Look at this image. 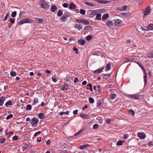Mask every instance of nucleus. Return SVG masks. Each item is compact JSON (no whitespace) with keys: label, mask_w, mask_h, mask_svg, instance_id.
Listing matches in <instances>:
<instances>
[{"label":"nucleus","mask_w":153,"mask_h":153,"mask_svg":"<svg viewBox=\"0 0 153 153\" xmlns=\"http://www.w3.org/2000/svg\"><path fill=\"white\" fill-rule=\"evenodd\" d=\"M40 7L46 10H48L50 7V5L48 3L43 0H41L39 2Z\"/></svg>","instance_id":"1"},{"label":"nucleus","mask_w":153,"mask_h":153,"mask_svg":"<svg viewBox=\"0 0 153 153\" xmlns=\"http://www.w3.org/2000/svg\"><path fill=\"white\" fill-rule=\"evenodd\" d=\"M33 20L30 18H26L21 20L19 22V25H21L25 23H32Z\"/></svg>","instance_id":"2"},{"label":"nucleus","mask_w":153,"mask_h":153,"mask_svg":"<svg viewBox=\"0 0 153 153\" xmlns=\"http://www.w3.org/2000/svg\"><path fill=\"white\" fill-rule=\"evenodd\" d=\"M114 24L117 26H122L125 25L124 23L123 22V21L120 19L115 20Z\"/></svg>","instance_id":"3"},{"label":"nucleus","mask_w":153,"mask_h":153,"mask_svg":"<svg viewBox=\"0 0 153 153\" xmlns=\"http://www.w3.org/2000/svg\"><path fill=\"white\" fill-rule=\"evenodd\" d=\"M70 85L67 83H64L60 88V89L63 91H65L69 89Z\"/></svg>","instance_id":"4"},{"label":"nucleus","mask_w":153,"mask_h":153,"mask_svg":"<svg viewBox=\"0 0 153 153\" xmlns=\"http://www.w3.org/2000/svg\"><path fill=\"white\" fill-rule=\"evenodd\" d=\"M39 120L35 117L33 118L30 121V123L32 125V126L33 127L36 126L35 125L38 122Z\"/></svg>","instance_id":"5"},{"label":"nucleus","mask_w":153,"mask_h":153,"mask_svg":"<svg viewBox=\"0 0 153 153\" xmlns=\"http://www.w3.org/2000/svg\"><path fill=\"white\" fill-rule=\"evenodd\" d=\"M69 16L68 13H65L59 19L60 21L61 22H64L67 20V18Z\"/></svg>","instance_id":"6"},{"label":"nucleus","mask_w":153,"mask_h":153,"mask_svg":"<svg viewBox=\"0 0 153 153\" xmlns=\"http://www.w3.org/2000/svg\"><path fill=\"white\" fill-rule=\"evenodd\" d=\"M150 8L147 7L146 8L144 12V16H143V18H144L145 16H147L149 13H150Z\"/></svg>","instance_id":"7"},{"label":"nucleus","mask_w":153,"mask_h":153,"mask_svg":"<svg viewBox=\"0 0 153 153\" xmlns=\"http://www.w3.org/2000/svg\"><path fill=\"white\" fill-rule=\"evenodd\" d=\"M132 99H139L140 98V96L137 94L129 95L128 96Z\"/></svg>","instance_id":"8"},{"label":"nucleus","mask_w":153,"mask_h":153,"mask_svg":"<svg viewBox=\"0 0 153 153\" xmlns=\"http://www.w3.org/2000/svg\"><path fill=\"white\" fill-rule=\"evenodd\" d=\"M137 135L138 137L140 139H144L146 137V135L143 132H139L137 133Z\"/></svg>","instance_id":"9"},{"label":"nucleus","mask_w":153,"mask_h":153,"mask_svg":"<svg viewBox=\"0 0 153 153\" xmlns=\"http://www.w3.org/2000/svg\"><path fill=\"white\" fill-rule=\"evenodd\" d=\"M32 145L30 144H25L22 147V150L25 151V150L31 147Z\"/></svg>","instance_id":"10"},{"label":"nucleus","mask_w":153,"mask_h":153,"mask_svg":"<svg viewBox=\"0 0 153 153\" xmlns=\"http://www.w3.org/2000/svg\"><path fill=\"white\" fill-rule=\"evenodd\" d=\"M79 116L83 119H88L90 118L89 115L84 113H81Z\"/></svg>","instance_id":"11"},{"label":"nucleus","mask_w":153,"mask_h":153,"mask_svg":"<svg viewBox=\"0 0 153 153\" xmlns=\"http://www.w3.org/2000/svg\"><path fill=\"white\" fill-rule=\"evenodd\" d=\"M43 21V19L42 18H34V22L38 23H42Z\"/></svg>","instance_id":"12"},{"label":"nucleus","mask_w":153,"mask_h":153,"mask_svg":"<svg viewBox=\"0 0 153 153\" xmlns=\"http://www.w3.org/2000/svg\"><path fill=\"white\" fill-rule=\"evenodd\" d=\"M82 25L80 24H76L75 25L74 27L78 30H80L82 28Z\"/></svg>","instance_id":"13"},{"label":"nucleus","mask_w":153,"mask_h":153,"mask_svg":"<svg viewBox=\"0 0 153 153\" xmlns=\"http://www.w3.org/2000/svg\"><path fill=\"white\" fill-rule=\"evenodd\" d=\"M104 67H102V68H99L97 70H95L94 71V73L95 74H97L100 73L102 72V71L103 70Z\"/></svg>","instance_id":"14"},{"label":"nucleus","mask_w":153,"mask_h":153,"mask_svg":"<svg viewBox=\"0 0 153 153\" xmlns=\"http://www.w3.org/2000/svg\"><path fill=\"white\" fill-rule=\"evenodd\" d=\"M60 146L61 148L63 149L67 148L68 146L64 142H62L60 143Z\"/></svg>","instance_id":"15"},{"label":"nucleus","mask_w":153,"mask_h":153,"mask_svg":"<svg viewBox=\"0 0 153 153\" xmlns=\"http://www.w3.org/2000/svg\"><path fill=\"white\" fill-rule=\"evenodd\" d=\"M14 104L13 101L12 100H9L6 102L5 104V105L7 107L8 105H12Z\"/></svg>","instance_id":"16"},{"label":"nucleus","mask_w":153,"mask_h":153,"mask_svg":"<svg viewBox=\"0 0 153 153\" xmlns=\"http://www.w3.org/2000/svg\"><path fill=\"white\" fill-rule=\"evenodd\" d=\"M77 42L79 44H80L82 45H85L86 42L83 39H81L77 41Z\"/></svg>","instance_id":"17"},{"label":"nucleus","mask_w":153,"mask_h":153,"mask_svg":"<svg viewBox=\"0 0 153 153\" xmlns=\"http://www.w3.org/2000/svg\"><path fill=\"white\" fill-rule=\"evenodd\" d=\"M76 7V5L74 4L71 3H70L69 6V8L70 9H74Z\"/></svg>","instance_id":"18"},{"label":"nucleus","mask_w":153,"mask_h":153,"mask_svg":"<svg viewBox=\"0 0 153 153\" xmlns=\"http://www.w3.org/2000/svg\"><path fill=\"white\" fill-rule=\"evenodd\" d=\"M5 100V98L4 97L2 96L0 97V106H1L3 105Z\"/></svg>","instance_id":"19"},{"label":"nucleus","mask_w":153,"mask_h":153,"mask_svg":"<svg viewBox=\"0 0 153 153\" xmlns=\"http://www.w3.org/2000/svg\"><path fill=\"white\" fill-rule=\"evenodd\" d=\"M57 8L56 6L53 5L51 6V11L52 12H54L57 9Z\"/></svg>","instance_id":"20"},{"label":"nucleus","mask_w":153,"mask_h":153,"mask_svg":"<svg viewBox=\"0 0 153 153\" xmlns=\"http://www.w3.org/2000/svg\"><path fill=\"white\" fill-rule=\"evenodd\" d=\"M14 134L13 132L10 131V132H7V130H6L5 131V134L6 136H7V137L8 138H9L11 136L10 135V134Z\"/></svg>","instance_id":"21"},{"label":"nucleus","mask_w":153,"mask_h":153,"mask_svg":"<svg viewBox=\"0 0 153 153\" xmlns=\"http://www.w3.org/2000/svg\"><path fill=\"white\" fill-rule=\"evenodd\" d=\"M113 23L112 21H109L106 23V25L107 27H110L113 25Z\"/></svg>","instance_id":"22"},{"label":"nucleus","mask_w":153,"mask_h":153,"mask_svg":"<svg viewBox=\"0 0 153 153\" xmlns=\"http://www.w3.org/2000/svg\"><path fill=\"white\" fill-rule=\"evenodd\" d=\"M122 15L125 17L128 18L131 15V14L129 12H123L122 13Z\"/></svg>","instance_id":"23"},{"label":"nucleus","mask_w":153,"mask_h":153,"mask_svg":"<svg viewBox=\"0 0 153 153\" xmlns=\"http://www.w3.org/2000/svg\"><path fill=\"white\" fill-rule=\"evenodd\" d=\"M125 142V140H119L117 142L116 145L117 146H121Z\"/></svg>","instance_id":"24"},{"label":"nucleus","mask_w":153,"mask_h":153,"mask_svg":"<svg viewBox=\"0 0 153 153\" xmlns=\"http://www.w3.org/2000/svg\"><path fill=\"white\" fill-rule=\"evenodd\" d=\"M97 13L96 10H92L90 13L91 16V17H94Z\"/></svg>","instance_id":"25"},{"label":"nucleus","mask_w":153,"mask_h":153,"mask_svg":"<svg viewBox=\"0 0 153 153\" xmlns=\"http://www.w3.org/2000/svg\"><path fill=\"white\" fill-rule=\"evenodd\" d=\"M147 28V30H152L153 29V24H149L147 27H146Z\"/></svg>","instance_id":"26"},{"label":"nucleus","mask_w":153,"mask_h":153,"mask_svg":"<svg viewBox=\"0 0 153 153\" xmlns=\"http://www.w3.org/2000/svg\"><path fill=\"white\" fill-rule=\"evenodd\" d=\"M109 16V14L108 13L104 14L102 16V19L103 20H105L108 18Z\"/></svg>","instance_id":"27"},{"label":"nucleus","mask_w":153,"mask_h":153,"mask_svg":"<svg viewBox=\"0 0 153 153\" xmlns=\"http://www.w3.org/2000/svg\"><path fill=\"white\" fill-rule=\"evenodd\" d=\"M109 97L110 98L111 100H113L114 99L117 97V95L115 94H111L110 96Z\"/></svg>","instance_id":"28"},{"label":"nucleus","mask_w":153,"mask_h":153,"mask_svg":"<svg viewBox=\"0 0 153 153\" xmlns=\"http://www.w3.org/2000/svg\"><path fill=\"white\" fill-rule=\"evenodd\" d=\"M84 29L90 31L92 30V27L91 26L88 25L85 27L84 28Z\"/></svg>","instance_id":"29"},{"label":"nucleus","mask_w":153,"mask_h":153,"mask_svg":"<svg viewBox=\"0 0 153 153\" xmlns=\"http://www.w3.org/2000/svg\"><path fill=\"white\" fill-rule=\"evenodd\" d=\"M51 78L52 80L54 82H56L57 80V77L55 75L52 76Z\"/></svg>","instance_id":"30"},{"label":"nucleus","mask_w":153,"mask_h":153,"mask_svg":"<svg viewBox=\"0 0 153 153\" xmlns=\"http://www.w3.org/2000/svg\"><path fill=\"white\" fill-rule=\"evenodd\" d=\"M111 67V64L110 63H108L107 64L106 66L105 70L107 71L110 70Z\"/></svg>","instance_id":"31"},{"label":"nucleus","mask_w":153,"mask_h":153,"mask_svg":"<svg viewBox=\"0 0 153 153\" xmlns=\"http://www.w3.org/2000/svg\"><path fill=\"white\" fill-rule=\"evenodd\" d=\"M64 114L68 115L69 114V112L67 111L66 112L61 111L59 112V115L61 116H62Z\"/></svg>","instance_id":"32"},{"label":"nucleus","mask_w":153,"mask_h":153,"mask_svg":"<svg viewBox=\"0 0 153 153\" xmlns=\"http://www.w3.org/2000/svg\"><path fill=\"white\" fill-rule=\"evenodd\" d=\"M38 117L39 119H43L44 118V114L42 113H40L38 114Z\"/></svg>","instance_id":"33"},{"label":"nucleus","mask_w":153,"mask_h":153,"mask_svg":"<svg viewBox=\"0 0 153 153\" xmlns=\"http://www.w3.org/2000/svg\"><path fill=\"white\" fill-rule=\"evenodd\" d=\"M32 108V106L28 104L27 105L26 108V110H30Z\"/></svg>","instance_id":"34"},{"label":"nucleus","mask_w":153,"mask_h":153,"mask_svg":"<svg viewBox=\"0 0 153 153\" xmlns=\"http://www.w3.org/2000/svg\"><path fill=\"white\" fill-rule=\"evenodd\" d=\"M38 99L37 98H34L33 104V105H34L35 104V103H38Z\"/></svg>","instance_id":"35"},{"label":"nucleus","mask_w":153,"mask_h":153,"mask_svg":"<svg viewBox=\"0 0 153 153\" xmlns=\"http://www.w3.org/2000/svg\"><path fill=\"white\" fill-rule=\"evenodd\" d=\"M63 14V13L62 11L60 10H59L57 13V15L58 16L60 17Z\"/></svg>","instance_id":"36"},{"label":"nucleus","mask_w":153,"mask_h":153,"mask_svg":"<svg viewBox=\"0 0 153 153\" xmlns=\"http://www.w3.org/2000/svg\"><path fill=\"white\" fill-rule=\"evenodd\" d=\"M82 23L83 24H84L85 25H87L89 24V22L88 21L84 19H83Z\"/></svg>","instance_id":"37"},{"label":"nucleus","mask_w":153,"mask_h":153,"mask_svg":"<svg viewBox=\"0 0 153 153\" xmlns=\"http://www.w3.org/2000/svg\"><path fill=\"white\" fill-rule=\"evenodd\" d=\"M85 4H86L87 5H88L89 6H90L92 7V6H94V5L93 4H92L91 3H90V2H88L87 1H85Z\"/></svg>","instance_id":"38"},{"label":"nucleus","mask_w":153,"mask_h":153,"mask_svg":"<svg viewBox=\"0 0 153 153\" xmlns=\"http://www.w3.org/2000/svg\"><path fill=\"white\" fill-rule=\"evenodd\" d=\"M101 15L100 14H98L97 15L96 19L97 20H100L101 19Z\"/></svg>","instance_id":"39"},{"label":"nucleus","mask_w":153,"mask_h":153,"mask_svg":"<svg viewBox=\"0 0 153 153\" xmlns=\"http://www.w3.org/2000/svg\"><path fill=\"white\" fill-rule=\"evenodd\" d=\"M93 36L92 35H88L86 37V39L88 41H90L91 40Z\"/></svg>","instance_id":"40"},{"label":"nucleus","mask_w":153,"mask_h":153,"mask_svg":"<svg viewBox=\"0 0 153 153\" xmlns=\"http://www.w3.org/2000/svg\"><path fill=\"white\" fill-rule=\"evenodd\" d=\"M6 141V139L4 138H2L0 139V143H3Z\"/></svg>","instance_id":"41"},{"label":"nucleus","mask_w":153,"mask_h":153,"mask_svg":"<svg viewBox=\"0 0 153 153\" xmlns=\"http://www.w3.org/2000/svg\"><path fill=\"white\" fill-rule=\"evenodd\" d=\"M10 74L12 76H15L16 75V73L15 71H12L10 72Z\"/></svg>","instance_id":"42"},{"label":"nucleus","mask_w":153,"mask_h":153,"mask_svg":"<svg viewBox=\"0 0 153 153\" xmlns=\"http://www.w3.org/2000/svg\"><path fill=\"white\" fill-rule=\"evenodd\" d=\"M75 20L77 22L81 23L82 22L83 19H76Z\"/></svg>","instance_id":"43"},{"label":"nucleus","mask_w":153,"mask_h":153,"mask_svg":"<svg viewBox=\"0 0 153 153\" xmlns=\"http://www.w3.org/2000/svg\"><path fill=\"white\" fill-rule=\"evenodd\" d=\"M89 102L91 103H93L94 102V99L92 97H89Z\"/></svg>","instance_id":"44"},{"label":"nucleus","mask_w":153,"mask_h":153,"mask_svg":"<svg viewBox=\"0 0 153 153\" xmlns=\"http://www.w3.org/2000/svg\"><path fill=\"white\" fill-rule=\"evenodd\" d=\"M80 13L81 14L84 15L85 13V10L82 9H80Z\"/></svg>","instance_id":"45"},{"label":"nucleus","mask_w":153,"mask_h":153,"mask_svg":"<svg viewBox=\"0 0 153 153\" xmlns=\"http://www.w3.org/2000/svg\"><path fill=\"white\" fill-rule=\"evenodd\" d=\"M144 83L145 84H146L147 83V75L146 74H145V75L144 76Z\"/></svg>","instance_id":"46"},{"label":"nucleus","mask_w":153,"mask_h":153,"mask_svg":"<svg viewBox=\"0 0 153 153\" xmlns=\"http://www.w3.org/2000/svg\"><path fill=\"white\" fill-rule=\"evenodd\" d=\"M9 14H10L8 13H7L6 14L5 16V17L4 18V19H3V21H6L7 20V19L8 17Z\"/></svg>","instance_id":"47"},{"label":"nucleus","mask_w":153,"mask_h":153,"mask_svg":"<svg viewBox=\"0 0 153 153\" xmlns=\"http://www.w3.org/2000/svg\"><path fill=\"white\" fill-rule=\"evenodd\" d=\"M13 117V115L12 114H10L9 115L7 116L6 117V119L7 120H8L12 118Z\"/></svg>","instance_id":"48"},{"label":"nucleus","mask_w":153,"mask_h":153,"mask_svg":"<svg viewBox=\"0 0 153 153\" xmlns=\"http://www.w3.org/2000/svg\"><path fill=\"white\" fill-rule=\"evenodd\" d=\"M16 15V11H14L11 14L12 17L14 18L15 17Z\"/></svg>","instance_id":"49"},{"label":"nucleus","mask_w":153,"mask_h":153,"mask_svg":"<svg viewBox=\"0 0 153 153\" xmlns=\"http://www.w3.org/2000/svg\"><path fill=\"white\" fill-rule=\"evenodd\" d=\"M98 2L100 3L106 4L107 3L106 1L103 0H98Z\"/></svg>","instance_id":"50"},{"label":"nucleus","mask_w":153,"mask_h":153,"mask_svg":"<svg viewBox=\"0 0 153 153\" xmlns=\"http://www.w3.org/2000/svg\"><path fill=\"white\" fill-rule=\"evenodd\" d=\"M18 138L19 137H18V136L15 135L13 137L12 140L13 141H14L15 140H18Z\"/></svg>","instance_id":"51"},{"label":"nucleus","mask_w":153,"mask_h":153,"mask_svg":"<svg viewBox=\"0 0 153 153\" xmlns=\"http://www.w3.org/2000/svg\"><path fill=\"white\" fill-rule=\"evenodd\" d=\"M127 8V5H124L122 7V10H121L123 11H125Z\"/></svg>","instance_id":"52"},{"label":"nucleus","mask_w":153,"mask_h":153,"mask_svg":"<svg viewBox=\"0 0 153 153\" xmlns=\"http://www.w3.org/2000/svg\"><path fill=\"white\" fill-rule=\"evenodd\" d=\"M104 76H105V78L106 79L109 78L111 76V74H105L104 75Z\"/></svg>","instance_id":"53"},{"label":"nucleus","mask_w":153,"mask_h":153,"mask_svg":"<svg viewBox=\"0 0 153 153\" xmlns=\"http://www.w3.org/2000/svg\"><path fill=\"white\" fill-rule=\"evenodd\" d=\"M99 127V126L97 124H96L94 125L93 128L94 129H97Z\"/></svg>","instance_id":"54"},{"label":"nucleus","mask_w":153,"mask_h":153,"mask_svg":"<svg viewBox=\"0 0 153 153\" xmlns=\"http://www.w3.org/2000/svg\"><path fill=\"white\" fill-rule=\"evenodd\" d=\"M129 113L131 114L132 115H134L135 114L134 111L132 109H130L129 110Z\"/></svg>","instance_id":"55"},{"label":"nucleus","mask_w":153,"mask_h":153,"mask_svg":"<svg viewBox=\"0 0 153 153\" xmlns=\"http://www.w3.org/2000/svg\"><path fill=\"white\" fill-rule=\"evenodd\" d=\"M41 133V132L40 131H38L36 132L34 134V137H36L38 134H39Z\"/></svg>","instance_id":"56"},{"label":"nucleus","mask_w":153,"mask_h":153,"mask_svg":"<svg viewBox=\"0 0 153 153\" xmlns=\"http://www.w3.org/2000/svg\"><path fill=\"white\" fill-rule=\"evenodd\" d=\"M84 130V129H82L80 130L78 132L76 133L75 134H74L75 136H76L78 134H80L82 132V131Z\"/></svg>","instance_id":"57"},{"label":"nucleus","mask_w":153,"mask_h":153,"mask_svg":"<svg viewBox=\"0 0 153 153\" xmlns=\"http://www.w3.org/2000/svg\"><path fill=\"white\" fill-rule=\"evenodd\" d=\"M86 147L85 145H82V146H81L79 147V149H85Z\"/></svg>","instance_id":"58"},{"label":"nucleus","mask_w":153,"mask_h":153,"mask_svg":"<svg viewBox=\"0 0 153 153\" xmlns=\"http://www.w3.org/2000/svg\"><path fill=\"white\" fill-rule=\"evenodd\" d=\"M97 119L98 120H100V121L99 122V123H102V121H103V120H102V118H101V117H97Z\"/></svg>","instance_id":"59"},{"label":"nucleus","mask_w":153,"mask_h":153,"mask_svg":"<svg viewBox=\"0 0 153 153\" xmlns=\"http://www.w3.org/2000/svg\"><path fill=\"white\" fill-rule=\"evenodd\" d=\"M137 63L139 65V66L142 68L143 69H144V68L143 65L140 63L139 62H137Z\"/></svg>","instance_id":"60"},{"label":"nucleus","mask_w":153,"mask_h":153,"mask_svg":"<svg viewBox=\"0 0 153 153\" xmlns=\"http://www.w3.org/2000/svg\"><path fill=\"white\" fill-rule=\"evenodd\" d=\"M68 3H65L63 4L62 6L65 8H66L68 7Z\"/></svg>","instance_id":"61"},{"label":"nucleus","mask_w":153,"mask_h":153,"mask_svg":"<svg viewBox=\"0 0 153 153\" xmlns=\"http://www.w3.org/2000/svg\"><path fill=\"white\" fill-rule=\"evenodd\" d=\"M73 51H76V54H78L79 53V52H78V50L77 48H76L75 47H74L73 48Z\"/></svg>","instance_id":"62"},{"label":"nucleus","mask_w":153,"mask_h":153,"mask_svg":"<svg viewBox=\"0 0 153 153\" xmlns=\"http://www.w3.org/2000/svg\"><path fill=\"white\" fill-rule=\"evenodd\" d=\"M9 21H10L12 24H14L15 22L14 20L12 18H10Z\"/></svg>","instance_id":"63"},{"label":"nucleus","mask_w":153,"mask_h":153,"mask_svg":"<svg viewBox=\"0 0 153 153\" xmlns=\"http://www.w3.org/2000/svg\"><path fill=\"white\" fill-rule=\"evenodd\" d=\"M148 145L149 146H153V142L150 141L149 142Z\"/></svg>","instance_id":"64"}]
</instances>
